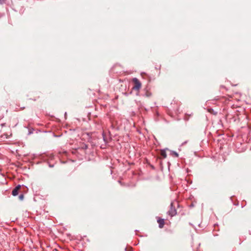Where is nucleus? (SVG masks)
Segmentation results:
<instances>
[{
  "label": "nucleus",
  "instance_id": "obj_5",
  "mask_svg": "<svg viewBox=\"0 0 251 251\" xmlns=\"http://www.w3.org/2000/svg\"><path fill=\"white\" fill-rule=\"evenodd\" d=\"M12 194L13 196H16L18 194V191L14 189L12 192Z\"/></svg>",
  "mask_w": 251,
  "mask_h": 251
},
{
  "label": "nucleus",
  "instance_id": "obj_8",
  "mask_svg": "<svg viewBox=\"0 0 251 251\" xmlns=\"http://www.w3.org/2000/svg\"><path fill=\"white\" fill-rule=\"evenodd\" d=\"M24 195L23 194H21L19 196V198L20 200L22 201L24 199Z\"/></svg>",
  "mask_w": 251,
  "mask_h": 251
},
{
  "label": "nucleus",
  "instance_id": "obj_3",
  "mask_svg": "<svg viewBox=\"0 0 251 251\" xmlns=\"http://www.w3.org/2000/svg\"><path fill=\"white\" fill-rule=\"evenodd\" d=\"M157 222L159 224V227L160 228H162L164 225V219L159 218L157 220Z\"/></svg>",
  "mask_w": 251,
  "mask_h": 251
},
{
  "label": "nucleus",
  "instance_id": "obj_4",
  "mask_svg": "<svg viewBox=\"0 0 251 251\" xmlns=\"http://www.w3.org/2000/svg\"><path fill=\"white\" fill-rule=\"evenodd\" d=\"M161 155L164 158H166L167 156V154L166 153V151H161Z\"/></svg>",
  "mask_w": 251,
  "mask_h": 251
},
{
  "label": "nucleus",
  "instance_id": "obj_10",
  "mask_svg": "<svg viewBox=\"0 0 251 251\" xmlns=\"http://www.w3.org/2000/svg\"><path fill=\"white\" fill-rule=\"evenodd\" d=\"M175 155H176V156H178V153H176V152H175Z\"/></svg>",
  "mask_w": 251,
  "mask_h": 251
},
{
  "label": "nucleus",
  "instance_id": "obj_9",
  "mask_svg": "<svg viewBox=\"0 0 251 251\" xmlns=\"http://www.w3.org/2000/svg\"><path fill=\"white\" fill-rule=\"evenodd\" d=\"M5 0H0V4L3 3L5 2Z\"/></svg>",
  "mask_w": 251,
  "mask_h": 251
},
{
  "label": "nucleus",
  "instance_id": "obj_11",
  "mask_svg": "<svg viewBox=\"0 0 251 251\" xmlns=\"http://www.w3.org/2000/svg\"><path fill=\"white\" fill-rule=\"evenodd\" d=\"M4 124H1V126H4Z\"/></svg>",
  "mask_w": 251,
  "mask_h": 251
},
{
  "label": "nucleus",
  "instance_id": "obj_1",
  "mask_svg": "<svg viewBox=\"0 0 251 251\" xmlns=\"http://www.w3.org/2000/svg\"><path fill=\"white\" fill-rule=\"evenodd\" d=\"M132 81L134 83V86L133 87V89L135 90L139 91L141 87V82L137 78H133Z\"/></svg>",
  "mask_w": 251,
  "mask_h": 251
},
{
  "label": "nucleus",
  "instance_id": "obj_2",
  "mask_svg": "<svg viewBox=\"0 0 251 251\" xmlns=\"http://www.w3.org/2000/svg\"><path fill=\"white\" fill-rule=\"evenodd\" d=\"M168 214L171 217H173L176 214V210L175 207L173 206V203H171V207L170 210L168 212Z\"/></svg>",
  "mask_w": 251,
  "mask_h": 251
},
{
  "label": "nucleus",
  "instance_id": "obj_6",
  "mask_svg": "<svg viewBox=\"0 0 251 251\" xmlns=\"http://www.w3.org/2000/svg\"><path fill=\"white\" fill-rule=\"evenodd\" d=\"M21 185H18L14 189L17 190L18 191L19 190V189L21 188Z\"/></svg>",
  "mask_w": 251,
  "mask_h": 251
},
{
  "label": "nucleus",
  "instance_id": "obj_7",
  "mask_svg": "<svg viewBox=\"0 0 251 251\" xmlns=\"http://www.w3.org/2000/svg\"><path fill=\"white\" fill-rule=\"evenodd\" d=\"M21 185H18L14 189L17 190L18 191L19 190V189L21 188Z\"/></svg>",
  "mask_w": 251,
  "mask_h": 251
}]
</instances>
